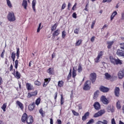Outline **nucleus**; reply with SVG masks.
I'll return each instance as SVG.
<instances>
[{
  "mask_svg": "<svg viewBox=\"0 0 124 124\" xmlns=\"http://www.w3.org/2000/svg\"><path fill=\"white\" fill-rule=\"evenodd\" d=\"M9 69L10 71H13L12 74L15 76V78H16V79L21 78V74L18 71H16L15 69H13V65L12 64H11Z\"/></svg>",
  "mask_w": 124,
  "mask_h": 124,
  "instance_id": "obj_1",
  "label": "nucleus"
},
{
  "mask_svg": "<svg viewBox=\"0 0 124 124\" xmlns=\"http://www.w3.org/2000/svg\"><path fill=\"white\" fill-rule=\"evenodd\" d=\"M109 60L111 63H112L114 65H118V64H123V62H122V61L121 60H120L119 59H116L115 58H113V56H110Z\"/></svg>",
  "mask_w": 124,
  "mask_h": 124,
  "instance_id": "obj_2",
  "label": "nucleus"
},
{
  "mask_svg": "<svg viewBox=\"0 0 124 124\" xmlns=\"http://www.w3.org/2000/svg\"><path fill=\"white\" fill-rule=\"evenodd\" d=\"M16 58V53L14 52H13L11 54V59L13 60V62H15V65L14 67L16 69H18V65L19 64V61L18 60H16L15 61V58Z\"/></svg>",
  "mask_w": 124,
  "mask_h": 124,
  "instance_id": "obj_3",
  "label": "nucleus"
},
{
  "mask_svg": "<svg viewBox=\"0 0 124 124\" xmlns=\"http://www.w3.org/2000/svg\"><path fill=\"white\" fill-rule=\"evenodd\" d=\"M7 18L10 22H15V21H16L15 14L13 12H9Z\"/></svg>",
  "mask_w": 124,
  "mask_h": 124,
  "instance_id": "obj_4",
  "label": "nucleus"
},
{
  "mask_svg": "<svg viewBox=\"0 0 124 124\" xmlns=\"http://www.w3.org/2000/svg\"><path fill=\"white\" fill-rule=\"evenodd\" d=\"M84 91H90L91 90V81L87 80L84 84L83 88Z\"/></svg>",
  "mask_w": 124,
  "mask_h": 124,
  "instance_id": "obj_5",
  "label": "nucleus"
},
{
  "mask_svg": "<svg viewBox=\"0 0 124 124\" xmlns=\"http://www.w3.org/2000/svg\"><path fill=\"white\" fill-rule=\"evenodd\" d=\"M90 80L92 84H93L96 80V74L95 73H92L90 76Z\"/></svg>",
  "mask_w": 124,
  "mask_h": 124,
  "instance_id": "obj_6",
  "label": "nucleus"
},
{
  "mask_svg": "<svg viewBox=\"0 0 124 124\" xmlns=\"http://www.w3.org/2000/svg\"><path fill=\"white\" fill-rule=\"evenodd\" d=\"M37 93H38V91H37V90H35L31 92H29L27 95V98H31V97H32V96H36Z\"/></svg>",
  "mask_w": 124,
  "mask_h": 124,
  "instance_id": "obj_7",
  "label": "nucleus"
},
{
  "mask_svg": "<svg viewBox=\"0 0 124 124\" xmlns=\"http://www.w3.org/2000/svg\"><path fill=\"white\" fill-rule=\"evenodd\" d=\"M105 113L104 109L100 110L93 115L94 118H97L98 117H101Z\"/></svg>",
  "mask_w": 124,
  "mask_h": 124,
  "instance_id": "obj_8",
  "label": "nucleus"
},
{
  "mask_svg": "<svg viewBox=\"0 0 124 124\" xmlns=\"http://www.w3.org/2000/svg\"><path fill=\"white\" fill-rule=\"evenodd\" d=\"M102 56H103V52L100 51L99 53H98L97 57L94 59V62L96 63L99 62V60L100 58H102Z\"/></svg>",
  "mask_w": 124,
  "mask_h": 124,
  "instance_id": "obj_9",
  "label": "nucleus"
},
{
  "mask_svg": "<svg viewBox=\"0 0 124 124\" xmlns=\"http://www.w3.org/2000/svg\"><path fill=\"white\" fill-rule=\"evenodd\" d=\"M100 99L101 101L103 102V104H106V105H107V104H109V101H108V100L107 99V98H106V97H105V96H102L101 97Z\"/></svg>",
  "mask_w": 124,
  "mask_h": 124,
  "instance_id": "obj_10",
  "label": "nucleus"
},
{
  "mask_svg": "<svg viewBox=\"0 0 124 124\" xmlns=\"http://www.w3.org/2000/svg\"><path fill=\"white\" fill-rule=\"evenodd\" d=\"M26 123L27 124H31L33 123V117L31 115L28 116L27 119L26 120Z\"/></svg>",
  "mask_w": 124,
  "mask_h": 124,
  "instance_id": "obj_11",
  "label": "nucleus"
},
{
  "mask_svg": "<svg viewBox=\"0 0 124 124\" xmlns=\"http://www.w3.org/2000/svg\"><path fill=\"white\" fill-rule=\"evenodd\" d=\"M100 92L102 93H108L109 92V88L108 87H104L103 86H101L99 88Z\"/></svg>",
  "mask_w": 124,
  "mask_h": 124,
  "instance_id": "obj_12",
  "label": "nucleus"
},
{
  "mask_svg": "<svg viewBox=\"0 0 124 124\" xmlns=\"http://www.w3.org/2000/svg\"><path fill=\"white\" fill-rule=\"evenodd\" d=\"M44 82L43 84V88H46L47 87V85L50 83V81H51V78H45L44 79Z\"/></svg>",
  "mask_w": 124,
  "mask_h": 124,
  "instance_id": "obj_13",
  "label": "nucleus"
},
{
  "mask_svg": "<svg viewBox=\"0 0 124 124\" xmlns=\"http://www.w3.org/2000/svg\"><path fill=\"white\" fill-rule=\"evenodd\" d=\"M94 108L95 109V110H100L101 109V107L100 106V104L98 103V102H96L94 103L93 105Z\"/></svg>",
  "mask_w": 124,
  "mask_h": 124,
  "instance_id": "obj_14",
  "label": "nucleus"
},
{
  "mask_svg": "<svg viewBox=\"0 0 124 124\" xmlns=\"http://www.w3.org/2000/svg\"><path fill=\"white\" fill-rule=\"evenodd\" d=\"M29 116H28V114H27L26 113H24L21 118V121L22 123H26L27 122V120L28 119V117Z\"/></svg>",
  "mask_w": 124,
  "mask_h": 124,
  "instance_id": "obj_15",
  "label": "nucleus"
},
{
  "mask_svg": "<svg viewBox=\"0 0 124 124\" xmlns=\"http://www.w3.org/2000/svg\"><path fill=\"white\" fill-rule=\"evenodd\" d=\"M114 94L115 96L119 97L120 96V88L116 87L114 89Z\"/></svg>",
  "mask_w": 124,
  "mask_h": 124,
  "instance_id": "obj_16",
  "label": "nucleus"
},
{
  "mask_svg": "<svg viewBox=\"0 0 124 124\" xmlns=\"http://www.w3.org/2000/svg\"><path fill=\"white\" fill-rule=\"evenodd\" d=\"M119 79H123L124 77V69L120 70L118 73Z\"/></svg>",
  "mask_w": 124,
  "mask_h": 124,
  "instance_id": "obj_17",
  "label": "nucleus"
},
{
  "mask_svg": "<svg viewBox=\"0 0 124 124\" xmlns=\"http://www.w3.org/2000/svg\"><path fill=\"white\" fill-rule=\"evenodd\" d=\"M26 89L28 91H32L33 90V86L31 85V84L29 83H27L26 84Z\"/></svg>",
  "mask_w": 124,
  "mask_h": 124,
  "instance_id": "obj_18",
  "label": "nucleus"
},
{
  "mask_svg": "<svg viewBox=\"0 0 124 124\" xmlns=\"http://www.w3.org/2000/svg\"><path fill=\"white\" fill-rule=\"evenodd\" d=\"M16 105H18L19 106L21 110H22V111L23 110H24V105H23V104L21 103V102H20L19 101H16Z\"/></svg>",
  "mask_w": 124,
  "mask_h": 124,
  "instance_id": "obj_19",
  "label": "nucleus"
},
{
  "mask_svg": "<svg viewBox=\"0 0 124 124\" xmlns=\"http://www.w3.org/2000/svg\"><path fill=\"white\" fill-rule=\"evenodd\" d=\"M35 107V103L33 102L32 104H30L28 106V109L30 111H32L34 109Z\"/></svg>",
  "mask_w": 124,
  "mask_h": 124,
  "instance_id": "obj_20",
  "label": "nucleus"
},
{
  "mask_svg": "<svg viewBox=\"0 0 124 124\" xmlns=\"http://www.w3.org/2000/svg\"><path fill=\"white\" fill-rule=\"evenodd\" d=\"M90 116V112L87 111V112L84 114V115L82 117V121H86L87 119H88V117Z\"/></svg>",
  "mask_w": 124,
  "mask_h": 124,
  "instance_id": "obj_21",
  "label": "nucleus"
},
{
  "mask_svg": "<svg viewBox=\"0 0 124 124\" xmlns=\"http://www.w3.org/2000/svg\"><path fill=\"white\" fill-rule=\"evenodd\" d=\"M47 73L49 74V75H54L55 74V72H54V68H49L47 70Z\"/></svg>",
  "mask_w": 124,
  "mask_h": 124,
  "instance_id": "obj_22",
  "label": "nucleus"
},
{
  "mask_svg": "<svg viewBox=\"0 0 124 124\" xmlns=\"http://www.w3.org/2000/svg\"><path fill=\"white\" fill-rule=\"evenodd\" d=\"M36 4V0H33L32 1V8L34 12H36V10L35 9V5Z\"/></svg>",
  "mask_w": 124,
  "mask_h": 124,
  "instance_id": "obj_23",
  "label": "nucleus"
},
{
  "mask_svg": "<svg viewBox=\"0 0 124 124\" xmlns=\"http://www.w3.org/2000/svg\"><path fill=\"white\" fill-rule=\"evenodd\" d=\"M108 112H111L113 113V112H115V108H114L113 107L111 108V106H108L107 108Z\"/></svg>",
  "mask_w": 124,
  "mask_h": 124,
  "instance_id": "obj_24",
  "label": "nucleus"
},
{
  "mask_svg": "<svg viewBox=\"0 0 124 124\" xmlns=\"http://www.w3.org/2000/svg\"><path fill=\"white\" fill-rule=\"evenodd\" d=\"M60 34V30L57 29L56 31H54V32L52 33V35L54 37H56V36H58Z\"/></svg>",
  "mask_w": 124,
  "mask_h": 124,
  "instance_id": "obj_25",
  "label": "nucleus"
},
{
  "mask_svg": "<svg viewBox=\"0 0 124 124\" xmlns=\"http://www.w3.org/2000/svg\"><path fill=\"white\" fill-rule=\"evenodd\" d=\"M99 90H97L95 93H94V96H93V99H96L98 97V95H99Z\"/></svg>",
  "mask_w": 124,
  "mask_h": 124,
  "instance_id": "obj_26",
  "label": "nucleus"
},
{
  "mask_svg": "<svg viewBox=\"0 0 124 124\" xmlns=\"http://www.w3.org/2000/svg\"><path fill=\"white\" fill-rule=\"evenodd\" d=\"M22 6L24 7V9H27V7H28V1L27 0H23Z\"/></svg>",
  "mask_w": 124,
  "mask_h": 124,
  "instance_id": "obj_27",
  "label": "nucleus"
},
{
  "mask_svg": "<svg viewBox=\"0 0 124 124\" xmlns=\"http://www.w3.org/2000/svg\"><path fill=\"white\" fill-rule=\"evenodd\" d=\"M113 44H114V41L108 42L107 43V45H108L107 48H108V49H111V48H112V45H113Z\"/></svg>",
  "mask_w": 124,
  "mask_h": 124,
  "instance_id": "obj_28",
  "label": "nucleus"
},
{
  "mask_svg": "<svg viewBox=\"0 0 124 124\" xmlns=\"http://www.w3.org/2000/svg\"><path fill=\"white\" fill-rule=\"evenodd\" d=\"M96 124H108V121L105 120H103V122L98 121Z\"/></svg>",
  "mask_w": 124,
  "mask_h": 124,
  "instance_id": "obj_29",
  "label": "nucleus"
},
{
  "mask_svg": "<svg viewBox=\"0 0 124 124\" xmlns=\"http://www.w3.org/2000/svg\"><path fill=\"white\" fill-rule=\"evenodd\" d=\"M116 108L118 109V110H120V109L122 108V106H121V102L119 100L116 103Z\"/></svg>",
  "mask_w": 124,
  "mask_h": 124,
  "instance_id": "obj_30",
  "label": "nucleus"
},
{
  "mask_svg": "<svg viewBox=\"0 0 124 124\" xmlns=\"http://www.w3.org/2000/svg\"><path fill=\"white\" fill-rule=\"evenodd\" d=\"M77 71L73 68V71H72V77L74 78V79H75V78L77 76V74L76 73Z\"/></svg>",
  "mask_w": 124,
  "mask_h": 124,
  "instance_id": "obj_31",
  "label": "nucleus"
},
{
  "mask_svg": "<svg viewBox=\"0 0 124 124\" xmlns=\"http://www.w3.org/2000/svg\"><path fill=\"white\" fill-rule=\"evenodd\" d=\"M83 40L82 39H78L75 44L76 46H80L81 44H82V42Z\"/></svg>",
  "mask_w": 124,
  "mask_h": 124,
  "instance_id": "obj_32",
  "label": "nucleus"
},
{
  "mask_svg": "<svg viewBox=\"0 0 124 124\" xmlns=\"http://www.w3.org/2000/svg\"><path fill=\"white\" fill-rule=\"evenodd\" d=\"M117 14H118V13H117L116 11H114V12H113L110 16V21H112L113 19L115 18V16L117 15Z\"/></svg>",
  "mask_w": 124,
  "mask_h": 124,
  "instance_id": "obj_33",
  "label": "nucleus"
},
{
  "mask_svg": "<svg viewBox=\"0 0 124 124\" xmlns=\"http://www.w3.org/2000/svg\"><path fill=\"white\" fill-rule=\"evenodd\" d=\"M78 71L79 73H81L83 71V67H82V65H81V64H79Z\"/></svg>",
  "mask_w": 124,
  "mask_h": 124,
  "instance_id": "obj_34",
  "label": "nucleus"
},
{
  "mask_svg": "<svg viewBox=\"0 0 124 124\" xmlns=\"http://www.w3.org/2000/svg\"><path fill=\"white\" fill-rule=\"evenodd\" d=\"M16 56L17 57V59H19V57L20 56V48L19 47L16 48Z\"/></svg>",
  "mask_w": 124,
  "mask_h": 124,
  "instance_id": "obj_35",
  "label": "nucleus"
},
{
  "mask_svg": "<svg viewBox=\"0 0 124 124\" xmlns=\"http://www.w3.org/2000/svg\"><path fill=\"white\" fill-rule=\"evenodd\" d=\"M58 87H60V88L63 87V82L62 81V80H60L58 81Z\"/></svg>",
  "mask_w": 124,
  "mask_h": 124,
  "instance_id": "obj_36",
  "label": "nucleus"
},
{
  "mask_svg": "<svg viewBox=\"0 0 124 124\" xmlns=\"http://www.w3.org/2000/svg\"><path fill=\"white\" fill-rule=\"evenodd\" d=\"M61 105H62L63 103H64V98H63V96L62 95V94L61 95Z\"/></svg>",
  "mask_w": 124,
  "mask_h": 124,
  "instance_id": "obj_37",
  "label": "nucleus"
},
{
  "mask_svg": "<svg viewBox=\"0 0 124 124\" xmlns=\"http://www.w3.org/2000/svg\"><path fill=\"white\" fill-rule=\"evenodd\" d=\"M57 27H58V26L57 25V23H55V24H54V25H53L51 27V31H55V30H56Z\"/></svg>",
  "mask_w": 124,
  "mask_h": 124,
  "instance_id": "obj_38",
  "label": "nucleus"
},
{
  "mask_svg": "<svg viewBox=\"0 0 124 124\" xmlns=\"http://www.w3.org/2000/svg\"><path fill=\"white\" fill-rule=\"evenodd\" d=\"M6 107H7V104L4 103L1 108L3 109V112H5L6 111Z\"/></svg>",
  "mask_w": 124,
  "mask_h": 124,
  "instance_id": "obj_39",
  "label": "nucleus"
},
{
  "mask_svg": "<svg viewBox=\"0 0 124 124\" xmlns=\"http://www.w3.org/2000/svg\"><path fill=\"white\" fill-rule=\"evenodd\" d=\"M40 101H41V99L40 98V97H39L35 101L36 105H39V104H40Z\"/></svg>",
  "mask_w": 124,
  "mask_h": 124,
  "instance_id": "obj_40",
  "label": "nucleus"
},
{
  "mask_svg": "<svg viewBox=\"0 0 124 124\" xmlns=\"http://www.w3.org/2000/svg\"><path fill=\"white\" fill-rule=\"evenodd\" d=\"M65 36H66V32L64 30L62 31V37L64 39V38H65Z\"/></svg>",
  "mask_w": 124,
  "mask_h": 124,
  "instance_id": "obj_41",
  "label": "nucleus"
},
{
  "mask_svg": "<svg viewBox=\"0 0 124 124\" xmlns=\"http://www.w3.org/2000/svg\"><path fill=\"white\" fill-rule=\"evenodd\" d=\"M105 75L106 79H107V80H109V79L111 78V75H110V74H109L108 73H106L105 74Z\"/></svg>",
  "mask_w": 124,
  "mask_h": 124,
  "instance_id": "obj_42",
  "label": "nucleus"
},
{
  "mask_svg": "<svg viewBox=\"0 0 124 124\" xmlns=\"http://www.w3.org/2000/svg\"><path fill=\"white\" fill-rule=\"evenodd\" d=\"M6 1H7V4L8 6L10 8H11V7H12V4H11V2H10V0H6Z\"/></svg>",
  "mask_w": 124,
  "mask_h": 124,
  "instance_id": "obj_43",
  "label": "nucleus"
},
{
  "mask_svg": "<svg viewBox=\"0 0 124 124\" xmlns=\"http://www.w3.org/2000/svg\"><path fill=\"white\" fill-rule=\"evenodd\" d=\"M39 113H40V114H41L42 117H43V118H44V114H45V112H43V109L42 108L40 109Z\"/></svg>",
  "mask_w": 124,
  "mask_h": 124,
  "instance_id": "obj_44",
  "label": "nucleus"
},
{
  "mask_svg": "<svg viewBox=\"0 0 124 124\" xmlns=\"http://www.w3.org/2000/svg\"><path fill=\"white\" fill-rule=\"evenodd\" d=\"M79 31L80 28H77L74 30V33H76V34H78L79 33Z\"/></svg>",
  "mask_w": 124,
  "mask_h": 124,
  "instance_id": "obj_45",
  "label": "nucleus"
},
{
  "mask_svg": "<svg viewBox=\"0 0 124 124\" xmlns=\"http://www.w3.org/2000/svg\"><path fill=\"white\" fill-rule=\"evenodd\" d=\"M34 84L36 86H40L41 85V82L38 81V80H36L35 81H34Z\"/></svg>",
  "mask_w": 124,
  "mask_h": 124,
  "instance_id": "obj_46",
  "label": "nucleus"
},
{
  "mask_svg": "<svg viewBox=\"0 0 124 124\" xmlns=\"http://www.w3.org/2000/svg\"><path fill=\"white\" fill-rule=\"evenodd\" d=\"M74 116H78L79 115V113L76 112L75 110H73L72 111Z\"/></svg>",
  "mask_w": 124,
  "mask_h": 124,
  "instance_id": "obj_47",
  "label": "nucleus"
},
{
  "mask_svg": "<svg viewBox=\"0 0 124 124\" xmlns=\"http://www.w3.org/2000/svg\"><path fill=\"white\" fill-rule=\"evenodd\" d=\"M41 23H39L38 28L37 30V32H39L40 31V30H41Z\"/></svg>",
  "mask_w": 124,
  "mask_h": 124,
  "instance_id": "obj_48",
  "label": "nucleus"
},
{
  "mask_svg": "<svg viewBox=\"0 0 124 124\" xmlns=\"http://www.w3.org/2000/svg\"><path fill=\"white\" fill-rule=\"evenodd\" d=\"M94 122V120H93V119H91L89 121V122L87 123V124H93V123Z\"/></svg>",
  "mask_w": 124,
  "mask_h": 124,
  "instance_id": "obj_49",
  "label": "nucleus"
},
{
  "mask_svg": "<svg viewBox=\"0 0 124 124\" xmlns=\"http://www.w3.org/2000/svg\"><path fill=\"white\" fill-rule=\"evenodd\" d=\"M72 76V74H69L67 77V80L68 81H69V80H70V79H71V77Z\"/></svg>",
  "mask_w": 124,
  "mask_h": 124,
  "instance_id": "obj_50",
  "label": "nucleus"
},
{
  "mask_svg": "<svg viewBox=\"0 0 124 124\" xmlns=\"http://www.w3.org/2000/svg\"><path fill=\"white\" fill-rule=\"evenodd\" d=\"M4 53H5V50L4 49H3L1 54V58H2V59H3V58H4Z\"/></svg>",
  "mask_w": 124,
  "mask_h": 124,
  "instance_id": "obj_51",
  "label": "nucleus"
},
{
  "mask_svg": "<svg viewBox=\"0 0 124 124\" xmlns=\"http://www.w3.org/2000/svg\"><path fill=\"white\" fill-rule=\"evenodd\" d=\"M95 20H93L92 23L91 29H93V27H94V25H95Z\"/></svg>",
  "mask_w": 124,
  "mask_h": 124,
  "instance_id": "obj_52",
  "label": "nucleus"
},
{
  "mask_svg": "<svg viewBox=\"0 0 124 124\" xmlns=\"http://www.w3.org/2000/svg\"><path fill=\"white\" fill-rule=\"evenodd\" d=\"M88 5H89V2H88V3L86 4L84 10L85 11H89V9H88Z\"/></svg>",
  "mask_w": 124,
  "mask_h": 124,
  "instance_id": "obj_53",
  "label": "nucleus"
},
{
  "mask_svg": "<svg viewBox=\"0 0 124 124\" xmlns=\"http://www.w3.org/2000/svg\"><path fill=\"white\" fill-rule=\"evenodd\" d=\"M73 18H75V19H76L77 18V14L76 13H74L72 15Z\"/></svg>",
  "mask_w": 124,
  "mask_h": 124,
  "instance_id": "obj_54",
  "label": "nucleus"
},
{
  "mask_svg": "<svg viewBox=\"0 0 124 124\" xmlns=\"http://www.w3.org/2000/svg\"><path fill=\"white\" fill-rule=\"evenodd\" d=\"M112 1V0H103L102 2L104 3L105 2H111Z\"/></svg>",
  "mask_w": 124,
  "mask_h": 124,
  "instance_id": "obj_55",
  "label": "nucleus"
},
{
  "mask_svg": "<svg viewBox=\"0 0 124 124\" xmlns=\"http://www.w3.org/2000/svg\"><path fill=\"white\" fill-rule=\"evenodd\" d=\"M66 6V4H65V3H64L62 5V10H63L65 8Z\"/></svg>",
  "mask_w": 124,
  "mask_h": 124,
  "instance_id": "obj_56",
  "label": "nucleus"
},
{
  "mask_svg": "<svg viewBox=\"0 0 124 124\" xmlns=\"http://www.w3.org/2000/svg\"><path fill=\"white\" fill-rule=\"evenodd\" d=\"M54 99L55 100H57V97H58V92H56L54 94Z\"/></svg>",
  "mask_w": 124,
  "mask_h": 124,
  "instance_id": "obj_57",
  "label": "nucleus"
},
{
  "mask_svg": "<svg viewBox=\"0 0 124 124\" xmlns=\"http://www.w3.org/2000/svg\"><path fill=\"white\" fill-rule=\"evenodd\" d=\"M111 124H116V121H115V118L111 119Z\"/></svg>",
  "mask_w": 124,
  "mask_h": 124,
  "instance_id": "obj_58",
  "label": "nucleus"
},
{
  "mask_svg": "<svg viewBox=\"0 0 124 124\" xmlns=\"http://www.w3.org/2000/svg\"><path fill=\"white\" fill-rule=\"evenodd\" d=\"M77 6V3H75V4L74 5V6H73L72 9V10H75V9L74 8H76V6Z\"/></svg>",
  "mask_w": 124,
  "mask_h": 124,
  "instance_id": "obj_59",
  "label": "nucleus"
},
{
  "mask_svg": "<svg viewBox=\"0 0 124 124\" xmlns=\"http://www.w3.org/2000/svg\"><path fill=\"white\" fill-rule=\"evenodd\" d=\"M95 38V37L94 36H92L91 39V42H93V41H94V39Z\"/></svg>",
  "mask_w": 124,
  "mask_h": 124,
  "instance_id": "obj_60",
  "label": "nucleus"
},
{
  "mask_svg": "<svg viewBox=\"0 0 124 124\" xmlns=\"http://www.w3.org/2000/svg\"><path fill=\"white\" fill-rule=\"evenodd\" d=\"M71 6V3H68V10H70Z\"/></svg>",
  "mask_w": 124,
  "mask_h": 124,
  "instance_id": "obj_61",
  "label": "nucleus"
},
{
  "mask_svg": "<svg viewBox=\"0 0 124 124\" xmlns=\"http://www.w3.org/2000/svg\"><path fill=\"white\" fill-rule=\"evenodd\" d=\"M2 78H1V77H0V86L2 84Z\"/></svg>",
  "mask_w": 124,
  "mask_h": 124,
  "instance_id": "obj_62",
  "label": "nucleus"
},
{
  "mask_svg": "<svg viewBox=\"0 0 124 124\" xmlns=\"http://www.w3.org/2000/svg\"><path fill=\"white\" fill-rule=\"evenodd\" d=\"M121 19H122V20H124V13H123L121 14Z\"/></svg>",
  "mask_w": 124,
  "mask_h": 124,
  "instance_id": "obj_63",
  "label": "nucleus"
},
{
  "mask_svg": "<svg viewBox=\"0 0 124 124\" xmlns=\"http://www.w3.org/2000/svg\"><path fill=\"white\" fill-rule=\"evenodd\" d=\"M57 124H62V120L58 119L57 120Z\"/></svg>",
  "mask_w": 124,
  "mask_h": 124,
  "instance_id": "obj_64",
  "label": "nucleus"
}]
</instances>
